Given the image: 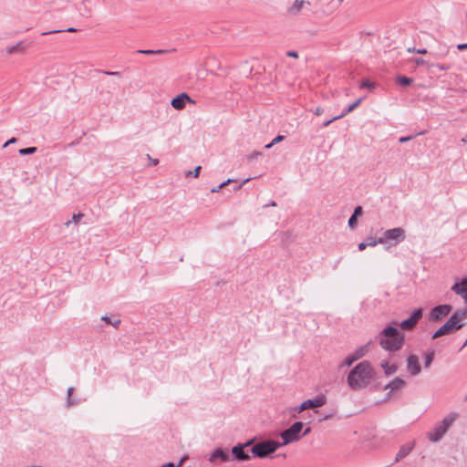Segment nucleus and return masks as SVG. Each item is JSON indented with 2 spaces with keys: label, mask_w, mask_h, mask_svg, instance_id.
I'll return each mask as SVG.
<instances>
[{
  "label": "nucleus",
  "mask_w": 467,
  "mask_h": 467,
  "mask_svg": "<svg viewBox=\"0 0 467 467\" xmlns=\"http://www.w3.org/2000/svg\"><path fill=\"white\" fill-rule=\"evenodd\" d=\"M375 375L371 364L363 360L357 364L348 374L347 384L353 390H360L367 388Z\"/></svg>",
  "instance_id": "1"
},
{
  "label": "nucleus",
  "mask_w": 467,
  "mask_h": 467,
  "mask_svg": "<svg viewBox=\"0 0 467 467\" xmlns=\"http://www.w3.org/2000/svg\"><path fill=\"white\" fill-rule=\"evenodd\" d=\"M405 340V336L397 327L389 326L379 334V346L389 352L400 350Z\"/></svg>",
  "instance_id": "2"
},
{
  "label": "nucleus",
  "mask_w": 467,
  "mask_h": 467,
  "mask_svg": "<svg viewBox=\"0 0 467 467\" xmlns=\"http://www.w3.org/2000/svg\"><path fill=\"white\" fill-rule=\"evenodd\" d=\"M459 414L455 411L450 412L440 422H438L431 431L427 433L428 439L431 442L440 441L448 431L449 428L457 420Z\"/></svg>",
  "instance_id": "3"
},
{
  "label": "nucleus",
  "mask_w": 467,
  "mask_h": 467,
  "mask_svg": "<svg viewBox=\"0 0 467 467\" xmlns=\"http://www.w3.org/2000/svg\"><path fill=\"white\" fill-rule=\"evenodd\" d=\"M282 444L273 440H265L253 445L251 452L254 457L263 459L274 453Z\"/></svg>",
  "instance_id": "4"
},
{
  "label": "nucleus",
  "mask_w": 467,
  "mask_h": 467,
  "mask_svg": "<svg viewBox=\"0 0 467 467\" xmlns=\"http://www.w3.org/2000/svg\"><path fill=\"white\" fill-rule=\"evenodd\" d=\"M304 423L302 421L294 422L288 429L283 431L280 437L283 440L282 446L298 441L301 439Z\"/></svg>",
  "instance_id": "5"
},
{
  "label": "nucleus",
  "mask_w": 467,
  "mask_h": 467,
  "mask_svg": "<svg viewBox=\"0 0 467 467\" xmlns=\"http://www.w3.org/2000/svg\"><path fill=\"white\" fill-rule=\"evenodd\" d=\"M464 327V323H458L455 316H451L448 320L437 329L431 336L432 339H436L444 335L451 334L454 331H458Z\"/></svg>",
  "instance_id": "6"
},
{
  "label": "nucleus",
  "mask_w": 467,
  "mask_h": 467,
  "mask_svg": "<svg viewBox=\"0 0 467 467\" xmlns=\"http://www.w3.org/2000/svg\"><path fill=\"white\" fill-rule=\"evenodd\" d=\"M452 310V306L448 304L434 306L430 313V320L437 322L447 317Z\"/></svg>",
  "instance_id": "7"
},
{
  "label": "nucleus",
  "mask_w": 467,
  "mask_h": 467,
  "mask_svg": "<svg viewBox=\"0 0 467 467\" xmlns=\"http://www.w3.org/2000/svg\"><path fill=\"white\" fill-rule=\"evenodd\" d=\"M405 231L400 227H397L386 230L383 233V237L381 238L383 240V244L386 243L387 241H395L396 244L400 242H402L405 239Z\"/></svg>",
  "instance_id": "8"
},
{
  "label": "nucleus",
  "mask_w": 467,
  "mask_h": 467,
  "mask_svg": "<svg viewBox=\"0 0 467 467\" xmlns=\"http://www.w3.org/2000/svg\"><path fill=\"white\" fill-rule=\"evenodd\" d=\"M421 317H422V309L421 308L415 309L409 318L404 319L403 321H401L400 323V327L403 330H408V331L411 330L416 327V325L418 324V322L420 321V319Z\"/></svg>",
  "instance_id": "9"
},
{
  "label": "nucleus",
  "mask_w": 467,
  "mask_h": 467,
  "mask_svg": "<svg viewBox=\"0 0 467 467\" xmlns=\"http://www.w3.org/2000/svg\"><path fill=\"white\" fill-rule=\"evenodd\" d=\"M407 371L410 376H418L421 371V367L419 361V358L414 355L410 354L407 358Z\"/></svg>",
  "instance_id": "10"
},
{
  "label": "nucleus",
  "mask_w": 467,
  "mask_h": 467,
  "mask_svg": "<svg viewBox=\"0 0 467 467\" xmlns=\"http://www.w3.org/2000/svg\"><path fill=\"white\" fill-rule=\"evenodd\" d=\"M451 290L457 296H460L463 302L467 304V276L455 282Z\"/></svg>",
  "instance_id": "11"
},
{
  "label": "nucleus",
  "mask_w": 467,
  "mask_h": 467,
  "mask_svg": "<svg viewBox=\"0 0 467 467\" xmlns=\"http://www.w3.org/2000/svg\"><path fill=\"white\" fill-rule=\"evenodd\" d=\"M186 102L193 103V100L190 98V96L183 92L174 97L171 100V105L173 109L177 110H182L185 108Z\"/></svg>",
  "instance_id": "12"
},
{
  "label": "nucleus",
  "mask_w": 467,
  "mask_h": 467,
  "mask_svg": "<svg viewBox=\"0 0 467 467\" xmlns=\"http://www.w3.org/2000/svg\"><path fill=\"white\" fill-rule=\"evenodd\" d=\"M231 454L228 452V451L219 447L216 448L210 455L209 462L214 463L219 460L221 462H227L231 461Z\"/></svg>",
  "instance_id": "13"
},
{
  "label": "nucleus",
  "mask_w": 467,
  "mask_h": 467,
  "mask_svg": "<svg viewBox=\"0 0 467 467\" xmlns=\"http://www.w3.org/2000/svg\"><path fill=\"white\" fill-rule=\"evenodd\" d=\"M325 403H326L325 396H323V395L317 396L314 399H308V400L303 401L302 409H304L306 410L308 409L318 408V407L323 406Z\"/></svg>",
  "instance_id": "14"
},
{
  "label": "nucleus",
  "mask_w": 467,
  "mask_h": 467,
  "mask_svg": "<svg viewBox=\"0 0 467 467\" xmlns=\"http://www.w3.org/2000/svg\"><path fill=\"white\" fill-rule=\"evenodd\" d=\"M244 449L245 448H244L242 443H238L235 446H234L232 449L233 458L241 462L250 460L251 457L247 452L244 451Z\"/></svg>",
  "instance_id": "15"
},
{
  "label": "nucleus",
  "mask_w": 467,
  "mask_h": 467,
  "mask_svg": "<svg viewBox=\"0 0 467 467\" xmlns=\"http://www.w3.org/2000/svg\"><path fill=\"white\" fill-rule=\"evenodd\" d=\"M406 382L400 378H395L393 380L385 385V389H389L387 398H389L393 391L399 390L405 386Z\"/></svg>",
  "instance_id": "16"
},
{
  "label": "nucleus",
  "mask_w": 467,
  "mask_h": 467,
  "mask_svg": "<svg viewBox=\"0 0 467 467\" xmlns=\"http://www.w3.org/2000/svg\"><path fill=\"white\" fill-rule=\"evenodd\" d=\"M413 448H414V442H410V443L402 445L400 448V450L395 457V462H398L400 460H402L403 458H405L406 456H408L410 453V451L413 450Z\"/></svg>",
  "instance_id": "17"
},
{
  "label": "nucleus",
  "mask_w": 467,
  "mask_h": 467,
  "mask_svg": "<svg viewBox=\"0 0 467 467\" xmlns=\"http://www.w3.org/2000/svg\"><path fill=\"white\" fill-rule=\"evenodd\" d=\"M310 5V2L305 0H296L294 4L288 8L287 12L290 16H297L302 10L304 5Z\"/></svg>",
  "instance_id": "18"
},
{
  "label": "nucleus",
  "mask_w": 467,
  "mask_h": 467,
  "mask_svg": "<svg viewBox=\"0 0 467 467\" xmlns=\"http://www.w3.org/2000/svg\"><path fill=\"white\" fill-rule=\"evenodd\" d=\"M27 46L23 42L19 41L15 45L7 46L5 49V55H12L16 52L25 51Z\"/></svg>",
  "instance_id": "19"
},
{
  "label": "nucleus",
  "mask_w": 467,
  "mask_h": 467,
  "mask_svg": "<svg viewBox=\"0 0 467 467\" xmlns=\"http://www.w3.org/2000/svg\"><path fill=\"white\" fill-rule=\"evenodd\" d=\"M380 366L386 376H391L398 371V366L396 364L389 365L387 360H381Z\"/></svg>",
  "instance_id": "20"
},
{
  "label": "nucleus",
  "mask_w": 467,
  "mask_h": 467,
  "mask_svg": "<svg viewBox=\"0 0 467 467\" xmlns=\"http://www.w3.org/2000/svg\"><path fill=\"white\" fill-rule=\"evenodd\" d=\"M452 316L456 317V320L458 323H464L463 320L467 318V306L463 308L457 309Z\"/></svg>",
  "instance_id": "21"
},
{
  "label": "nucleus",
  "mask_w": 467,
  "mask_h": 467,
  "mask_svg": "<svg viewBox=\"0 0 467 467\" xmlns=\"http://www.w3.org/2000/svg\"><path fill=\"white\" fill-rule=\"evenodd\" d=\"M363 100V98L358 99L355 102L348 105V108L339 115L341 116V119L348 114L349 112L353 111Z\"/></svg>",
  "instance_id": "22"
},
{
  "label": "nucleus",
  "mask_w": 467,
  "mask_h": 467,
  "mask_svg": "<svg viewBox=\"0 0 467 467\" xmlns=\"http://www.w3.org/2000/svg\"><path fill=\"white\" fill-rule=\"evenodd\" d=\"M434 356H435L434 350H429L424 354V367L425 368H428L431 365V363L434 359Z\"/></svg>",
  "instance_id": "23"
},
{
  "label": "nucleus",
  "mask_w": 467,
  "mask_h": 467,
  "mask_svg": "<svg viewBox=\"0 0 467 467\" xmlns=\"http://www.w3.org/2000/svg\"><path fill=\"white\" fill-rule=\"evenodd\" d=\"M412 81H413L412 78H408L406 76H402V75L398 76L397 79H396L397 84H399L400 86H402V87L409 86L410 84L412 83Z\"/></svg>",
  "instance_id": "24"
},
{
  "label": "nucleus",
  "mask_w": 467,
  "mask_h": 467,
  "mask_svg": "<svg viewBox=\"0 0 467 467\" xmlns=\"http://www.w3.org/2000/svg\"><path fill=\"white\" fill-rule=\"evenodd\" d=\"M368 345L369 343L360 346L355 350L354 354L356 355L358 359L361 358L367 354V352L368 351Z\"/></svg>",
  "instance_id": "25"
},
{
  "label": "nucleus",
  "mask_w": 467,
  "mask_h": 467,
  "mask_svg": "<svg viewBox=\"0 0 467 467\" xmlns=\"http://www.w3.org/2000/svg\"><path fill=\"white\" fill-rule=\"evenodd\" d=\"M73 392H74L73 387H69L67 390V408L77 404V402L71 399Z\"/></svg>",
  "instance_id": "26"
},
{
  "label": "nucleus",
  "mask_w": 467,
  "mask_h": 467,
  "mask_svg": "<svg viewBox=\"0 0 467 467\" xmlns=\"http://www.w3.org/2000/svg\"><path fill=\"white\" fill-rule=\"evenodd\" d=\"M165 52H166V50H163V49H157V50L139 49V50H137V53L143 54V55H157V54H162V53H165Z\"/></svg>",
  "instance_id": "27"
},
{
  "label": "nucleus",
  "mask_w": 467,
  "mask_h": 467,
  "mask_svg": "<svg viewBox=\"0 0 467 467\" xmlns=\"http://www.w3.org/2000/svg\"><path fill=\"white\" fill-rule=\"evenodd\" d=\"M37 151V148L36 147H28V148H23V149H20L18 150V153L20 155H31V154H34Z\"/></svg>",
  "instance_id": "28"
},
{
  "label": "nucleus",
  "mask_w": 467,
  "mask_h": 467,
  "mask_svg": "<svg viewBox=\"0 0 467 467\" xmlns=\"http://www.w3.org/2000/svg\"><path fill=\"white\" fill-rule=\"evenodd\" d=\"M101 320H102V321H104V322H106V323H107V324H109V325L113 326L114 327H117L120 324V319L116 318V319L112 320V319H111L109 317H108V316H103V317H101Z\"/></svg>",
  "instance_id": "29"
},
{
  "label": "nucleus",
  "mask_w": 467,
  "mask_h": 467,
  "mask_svg": "<svg viewBox=\"0 0 467 467\" xmlns=\"http://www.w3.org/2000/svg\"><path fill=\"white\" fill-rule=\"evenodd\" d=\"M232 182H234V179H227L226 181L223 182L221 184H219L218 186L213 188L211 190V192H218L222 188H223L224 186L228 185L229 183H231Z\"/></svg>",
  "instance_id": "30"
},
{
  "label": "nucleus",
  "mask_w": 467,
  "mask_h": 467,
  "mask_svg": "<svg viewBox=\"0 0 467 467\" xmlns=\"http://www.w3.org/2000/svg\"><path fill=\"white\" fill-rule=\"evenodd\" d=\"M358 360V358L356 357V355L353 353L351 355H348L345 360H344V365L349 367L351 366L355 361Z\"/></svg>",
  "instance_id": "31"
},
{
  "label": "nucleus",
  "mask_w": 467,
  "mask_h": 467,
  "mask_svg": "<svg viewBox=\"0 0 467 467\" xmlns=\"http://www.w3.org/2000/svg\"><path fill=\"white\" fill-rule=\"evenodd\" d=\"M367 246H375L378 244H383V240L381 237H379L377 239L370 238L368 242L366 243Z\"/></svg>",
  "instance_id": "32"
},
{
  "label": "nucleus",
  "mask_w": 467,
  "mask_h": 467,
  "mask_svg": "<svg viewBox=\"0 0 467 467\" xmlns=\"http://www.w3.org/2000/svg\"><path fill=\"white\" fill-rule=\"evenodd\" d=\"M201 166H197L193 171H189L186 172V176L192 175L194 178H197L200 174Z\"/></svg>",
  "instance_id": "33"
},
{
  "label": "nucleus",
  "mask_w": 467,
  "mask_h": 467,
  "mask_svg": "<svg viewBox=\"0 0 467 467\" xmlns=\"http://www.w3.org/2000/svg\"><path fill=\"white\" fill-rule=\"evenodd\" d=\"M431 67H435L440 70H449L451 68V67L446 64H431Z\"/></svg>",
  "instance_id": "34"
},
{
  "label": "nucleus",
  "mask_w": 467,
  "mask_h": 467,
  "mask_svg": "<svg viewBox=\"0 0 467 467\" xmlns=\"http://www.w3.org/2000/svg\"><path fill=\"white\" fill-rule=\"evenodd\" d=\"M304 410H304V409H302V403H301L299 406H297V407H295V408H292V409H291V411H293V412H294V413L292 414V416H293V417H296V415L297 413H300V412H302V411H304Z\"/></svg>",
  "instance_id": "35"
},
{
  "label": "nucleus",
  "mask_w": 467,
  "mask_h": 467,
  "mask_svg": "<svg viewBox=\"0 0 467 467\" xmlns=\"http://www.w3.org/2000/svg\"><path fill=\"white\" fill-rule=\"evenodd\" d=\"M304 410H304V409H302V403H301L299 406H297V407H295V408H292V409H291V411H293V412H294V413L292 414V416H293V417H296V415L297 413H300V412H302V411H304Z\"/></svg>",
  "instance_id": "36"
},
{
  "label": "nucleus",
  "mask_w": 467,
  "mask_h": 467,
  "mask_svg": "<svg viewBox=\"0 0 467 467\" xmlns=\"http://www.w3.org/2000/svg\"><path fill=\"white\" fill-rule=\"evenodd\" d=\"M341 119V116L337 115V116H335L333 117L331 119H328L327 121H325L323 123V127H327L329 126L332 122H334L335 120H337V119Z\"/></svg>",
  "instance_id": "37"
},
{
  "label": "nucleus",
  "mask_w": 467,
  "mask_h": 467,
  "mask_svg": "<svg viewBox=\"0 0 467 467\" xmlns=\"http://www.w3.org/2000/svg\"><path fill=\"white\" fill-rule=\"evenodd\" d=\"M356 223H357V218L355 216L351 215L348 222V226L350 228H354L356 226Z\"/></svg>",
  "instance_id": "38"
},
{
  "label": "nucleus",
  "mask_w": 467,
  "mask_h": 467,
  "mask_svg": "<svg viewBox=\"0 0 467 467\" xmlns=\"http://www.w3.org/2000/svg\"><path fill=\"white\" fill-rule=\"evenodd\" d=\"M360 88H374V84L369 82L368 80H363L360 84Z\"/></svg>",
  "instance_id": "39"
},
{
  "label": "nucleus",
  "mask_w": 467,
  "mask_h": 467,
  "mask_svg": "<svg viewBox=\"0 0 467 467\" xmlns=\"http://www.w3.org/2000/svg\"><path fill=\"white\" fill-rule=\"evenodd\" d=\"M363 213V210H362V207L361 206H357L355 209H354V212H353V216H355L356 218H358V216L361 215Z\"/></svg>",
  "instance_id": "40"
},
{
  "label": "nucleus",
  "mask_w": 467,
  "mask_h": 467,
  "mask_svg": "<svg viewBox=\"0 0 467 467\" xmlns=\"http://www.w3.org/2000/svg\"><path fill=\"white\" fill-rule=\"evenodd\" d=\"M84 216L83 213H78L77 214H73L72 221L75 223H78L82 217Z\"/></svg>",
  "instance_id": "41"
},
{
  "label": "nucleus",
  "mask_w": 467,
  "mask_h": 467,
  "mask_svg": "<svg viewBox=\"0 0 467 467\" xmlns=\"http://www.w3.org/2000/svg\"><path fill=\"white\" fill-rule=\"evenodd\" d=\"M262 155V153L260 151H254L252 152L249 156H248V160L249 161H252L255 158H257L258 156Z\"/></svg>",
  "instance_id": "42"
},
{
  "label": "nucleus",
  "mask_w": 467,
  "mask_h": 467,
  "mask_svg": "<svg viewBox=\"0 0 467 467\" xmlns=\"http://www.w3.org/2000/svg\"><path fill=\"white\" fill-rule=\"evenodd\" d=\"M286 56L290 57L297 58L298 57V53L296 51H294V50H289V51L286 52Z\"/></svg>",
  "instance_id": "43"
},
{
  "label": "nucleus",
  "mask_w": 467,
  "mask_h": 467,
  "mask_svg": "<svg viewBox=\"0 0 467 467\" xmlns=\"http://www.w3.org/2000/svg\"><path fill=\"white\" fill-rule=\"evenodd\" d=\"M412 139H413V136L400 137V138L399 139V141H400V143H404V142L410 141V140H412Z\"/></svg>",
  "instance_id": "44"
},
{
  "label": "nucleus",
  "mask_w": 467,
  "mask_h": 467,
  "mask_svg": "<svg viewBox=\"0 0 467 467\" xmlns=\"http://www.w3.org/2000/svg\"><path fill=\"white\" fill-rule=\"evenodd\" d=\"M284 139H285V136H283V135H278V136H276V137H275L272 141H273V143H274V145H275V144H276V143H278V142H280V141L284 140Z\"/></svg>",
  "instance_id": "45"
},
{
  "label": "nucleus",
  "mask_w": 467,
  "mask_h": 467,
  "mask_svg": "<svg viewBox=\"0 0 467 467\" xmlns=\"http://www.w3.org/2000/svg\"><path fill=\"white\" fill-rule=\"evenodd\" d=\"M250 180H251V178H247V179L244 180L242 183H240L239 185H237L234 188V191L240 190L243 187V185L245 184L246 182H248Z\"/></svg>",
  "instance_id": "46"
},
{
  "label": "nucleus",
  "mask_w": 467,
  "mask_h": 467,
  "mask_svg": "<svg viewBox=\"0 0 467 467\" xmlns=\"http://www.w3.org/2000/svg\"><path fill=\"white\" fill-rule=\"evenodd\" d=\"M16 138H11L10 140H8L5 144H4V148L7 147L8 145L10 144H13V143H16Z\"/></svg>",
  "instance_id": "47"
},
{
  "label": "nucleus",
  "mask_w": 467,
  "mask_h": 467,
  "mask_svg": "<svg viewBox=\"0 0 467 467\" xmlns=\"http://www.w3.org/2000/svg\"><path fill=\"white\" fill-rule=\"evenodd\" d=\"M457 49L461 51L467 49V43H462L457 45Z\"/></svg>",
  "instance_id": "48"
},
{
  "label": "nucleus",
  "mask_w": 467,
  "mask_h": 467,
  "mask_svg": "<svg viewBox=\"0 0 467 467\" xmlns=\"http://www.w3.org/2000/svg\"><path fill=\"white\" fill-rule=\"evenodd\" d=\"M414 62H415L417 65H424V64H426V61H425L423 58H420V57L416 58V59L414 60Z\"/></svg>",
  "instance_id": "49"
},
{
  "label": "nucleus",
  "mask_w": 467,
  "mask_h": 467,
  "mask_svg": "<svg viewBox=\"0 0 467 467\" xmlns=\"http://www.w3.org/2000/svg\"><path fill=\"white\" fill-rule=\"evenodd\" d=\"M323 112H324V109H323L321 107H317V108H316V109L314 110V113H315L316 115H321Z\"/></svg>",
  "instance_id": "50"
},
{
  "label": "nucleus",
  "mask_w": 467,
  "mask_h": 467,
  "mask_svg": "<svg viewBox=\"0 0 467 467\" xmlns=\"http://www.w3.org/2000/svg\"><path fill=\"white\" fill-rule=\"evenodd\" d=\"M148 159L150 161L152 165H157L159 163L158 159H152L149 154L147 155Z\"/></svg>",
  "instance_id": "51"
},
{
  "label": "nucleus",
  "mask_w": 467,
  "mask_h": 467,
  "mask_svg": "<svg viewBox=\"0 0 467 467\" xmlns=\"http://www.w3.org/2000/svg\"><path fill=\"white\" fill-rule=\"evenodd\" d=\"M310 431H311L310 427L306 428L305 431L301 433V437L306 436L307 434L310 433Z\"/></svg>",
  "instance_id": "52"
},
{
  "label": "nucleus",
  "mask_w": 467,
  "mask_h": 467,
  "mask_svg": "<svg viewBox=\"0 0 467 467\" xmlns=\"http://www.w3.org/2000/svg\"><path fill=\"white\" fill-rule=\"evenodd\" d=\"M254 439H252V440L247 441H246V442H244V443H242V445L244 446V448H246V447H248V446L252 445V444L254 443Z\"/></svg>",
  "instance_id": "53"
},
{
  "label": "nucleus",
  "mask_w": 467,
  "mask_h": 467,
  "mask_svg": "<svg viewBox=\"0 0 467 467\" xmlns=\"http://www.w3.org/2000/svg\"><path fill=\"white\" fill-rule=\"evenodd\" d=\"M366 247H367V244H365L364 242H362V243H360V244H358V250H359V251H363V250H365V249H366Z\"/></svg>",
  "instance_id": "54"
},
{
  "label": "nucleus",
  "mask_w": 467,
  "mask_h": 467,
  "mask_svg": "<svg viewBox=\"0 0 467 467\" xmlns=\"http://www.w3.org/2000/svg\"><path fill=\"white\" fill-rule=\"evenodd\" d=\"M427 52L426 48H418L416 51L417 54H427Z\"/></svg>",
  "instance_id": "55"
},
{
  "label": "nucleus",
  "mask_w": 467,
  "mask_h": 467,
  "mask_svg": "<svg viewBox=\"0 0 467 467\" xmlns=\"http://www.w3.org/2000/svg\"><path fill=\"white\" fill-rule=\"evenodd\" d=\"M269 206L275 207L276 206V202L275 201H271L269 203L264 205L265 208V207H269Z\"/></svg>",
  "instance_id": "56"
},
{
  "label": "nucleus",
  "mask_w": 467,
  "mask_h": 467,
  "mask_svg": "<svg viewBox=\"0 0 467 467\" xmlns=\"http://www.w3.org/2000/svg\"><path fill=\"white\" fill-rule=\"evenodd\" d=\"M57 32H62V30H53V31H50V32H44V33H42V35L45 36V35H47V34H53V33H57Z\"/></svg>",
  "instance_id": "57"
},
{
  "label": "nucleus",
  "mask_w": 467,
  "mask_h": 467,
  "mask_svg": "<svg viewBox=\"0 0 467 467\" xmlns=\"http://www.w3.org/2000/svg\"><path fill=\"white\" fill-rule=\"evenodd\" d=\"M417 49H418V48H415V47H409V48L407 49V51H408L409 53H416Z\"/></svg>",
  "instance_id": "58"
},
{
  "label": "nucleus",
  "mask_w": 467,
  "mask_h": 467,
  "mask_svg": "<svg viewBox=\"0 0 467 467\" xmlns=\"http://www.w3.org/2000/svg\"><path fill=\"white\" fill-rule=\"evenodd\" d=\"M113 71L102 70L101 73L107 76H111Z\"/></svg>",
  "instance_id": "59"
},
{
  "label": "nucleus",
  "mask_w": 467,
  "mask_h": 467,
  "mask_svg": "<svg viewBox=\"0 0 467 467\" xmlns=\"http://www.w3.org/2000/svg\"><path fill=\"white\" fill-rule=\"evenodd\" d=\"M120 75H121V74H120V72H119V71H113L111 76H113V77H119H119H120Z\"/></svg>",
  "instance_id": "60"
},
{
  "label": "nucleus",
  "mask_w": 467,
  "mask_h": 467,
  "mask_svg": "<svg viewBox=\"0 0 467 467\" xmlns=\"http://www.w3.org/2000/svg\"><path fill=\"white\" fill-rule=\"evenodd\" d=\"M448 53V50L444 47V49L441 52L440 56L444 57Z\"/></svg>",
  "instance_id": "61"
},
{
  "label": "nucleus",
  "mask_w": 467,
  "mask_h": 467,
  "mask_svg": "<svg viewBox=\"0 0 467 467\" xmlns=\"http://www.w3.org/2000/svg\"><path fill=\"white\" fill-rule=\"evenodd\" d=\"M65 31H67V32H76L77 28L69 27V28L66 29Z\"/></svg>",
  "instance_id": "62"
},
{
  "label": "nucleus",
  "mask_w": 467,
  "mask_h": 467,
  "mask_svg": "<svg viewBox=\"0 0 467 467\" xmlns=\"http://www.w3.org/2000/svg\"><path fill=\"white\" fill-rule=\"evenodd\" d=\"M273 146H274V143H273V141H271L269 144H266V145L265 146V149H270V148H272Z\"/></svg>",
  "instance_id": "63"
},
{
  "label": "nucleus",
  "mask_w": 467,
  "mask_h": 467,
  "mask_svg": "<svg viewBox=\"0 0 467 467\" xmlns=\"http://www.w3.org/2000/svg\"><path fill=\"white\" fill-rule=\"evenodd\" d=\"M462 141L467 144V135L462 139Z\"/></svg>",
  "instance_id": "64"
}]
</instances>
